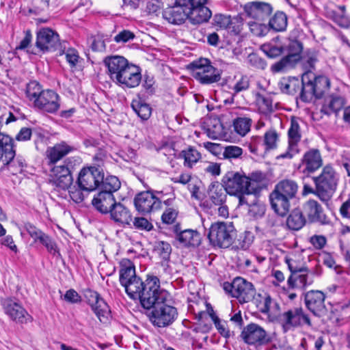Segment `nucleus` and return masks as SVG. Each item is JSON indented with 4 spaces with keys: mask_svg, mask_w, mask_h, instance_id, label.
<instances>
[{
    "mask_svg": "<svg viewBox=\"0 0 350 350\" xmlns=\"http://www.w3.org/2000/svg\"><path fill=\"white\" fill-rule=\"evenodd\" d=\"M298 190L297 183L291 180L280 181L275 185L269 196L271 204L274 211L284 216L290 208V200L294 198Z\"/></svg>",
    "mask_w": 350,
    "mask_h": 350,
    "instance_id": "obj_2",
    "label": "nucleus"
},
{
    "mask_svg": "<svg viewBox=\"0 0 350 350\" xmlns=\"http://www.w3.org/2000/svg\"><path fill=\"white\" fill-rule=\"evenodd\" d=\"M134 38L135 35L133 32L129 30H123L114 37V40L117 43H125Z\"/></svg>",
    "mask_w": 350,
    "mask_h": 350,
    "instance_id": "obj_62",
    "label": "nucleus"
},
{
    "mask_svg": "<svg viewBox=\"0 0 350 350\" xmlns=\"http://www.w3.org/2000/svg\"><path fill=\"white\" fill-rule=\"evenodd\" d=\"M251 125L252 120L247 117H239L233 122L235 132L241 136H245L250 131Z\"/></svg>",
    "mask_w": 350,
    "mask_h": 350,
    "instance_id": "obj_48",
    "label": "nucleus"
},
{
    "mask_svg": "<svg viewBox=\"0 0 350 350\" xmlns=\"http://www.w3.org/2000/svg\"><path fill=\"white\" fill-rule=\"evenodd\" d=\"M224 189L223 185H220L219 183H213L210 185L208 196L215 205H221L225 202L226 195Z\"/></svg>",
    "mask_w": 350,
    "mask_h": 350,
    "instance_id": "obj_41",
    "label": "nucleus"
},
{
    "mask_svg": "<svg viewBox=\"0 0 350 350\" xmlns=\"http://www.w3.org/2000/svg\"><path fill=\"white\" fill-rule=\"evenodd\" d=\"M122 286L128 295L131 298L136 299L140 296V293L143 291L144 282L139 278L136 277L129 281L127 284H122Z\"/></svg>",
    "mask_w": 350,
    "mask_h": 350,
    "instance_id": "obj_40",
    "label": "nucleus"
},
{
    "mask_svg": "<svg viewBox=\"0 0 350 350\" xmlns=\"http://www.w3.org/2000/svg\"><path fill=\"white\" fill-rule=\"evenodd\" d=\"M269 27L275 31H283L287 27V17L282 12H276L269 20Z\"/></svg>",
    "mask_w": 350,
    "mask_h": 350,
    "instance_id": "obj_45",
    "label": "nucleus"
},
{
    "mask_svg": "<svg viewBox=\"0 0 350 350\" xmlns=\"http://www.w3.org/2000/svg\"><path fill=\"white\" fill-rule=\"evenodd\" d=\"M249 27L251 32L256 36H264L269 31V27L261 23L252 22L249 23Z\"/></svg>",
    "mask_w": 350,
    "mask_h": 350,
    "instance_id": "obj_55",
    "label": "nucleus"
},
{
    "mask_svg": "<svg viewBox=\"0 0 350 350\" xmlns=\"http://www.w3.org/2000/svg\"><path fill=\"white\" fill-rule=\"evenodd\" d=\"M325 294L320 291H310L305 294V304L307 308L316 316L324 312Z\"/></svg>",
    "mask_w": 350,
    "mask_h": 350,
    "instance_id": "obj_25",
    "label": "nucleus"
},
{
    "mask_svg": "<svg viewBox=\"0 0 350 350\" xmlns=\"http://www.w3.org/2000/svg\"><path fill=\"white\" fill-rule=\"evenodd\" d=\"M222 154L225 159H237L242 155L243 149L237 146H227L224 148Z\"/></svg>",
    "mask_w": 350,
    "mask_h": 350,
    "instance_id": "obj_53",
    "label": "nucleus"
},
{
    "mask_svg": "<svg viewBox=\"0 0 350 350\" xmlns=\"http://www.w3.org/2000/svg\"><path fill=\"white\" fill-rule=\"evenodd\" d=\"M302 49V44L299 41L288 40L286 45L287 55L273 64L271 67V71L273 72H286L293 68L300 60Z\"/></svg>",
    "mask_w": 350,
    "mask_h": 350,
    "instance_id": "obj_8",
    "label": "nucleus"
},
{
    "mask_svg": "<svg viewBox=\"0 0 350 350\" xmlns=\"http://www.w3.org/2000/svg\"><path fill=\"white\" fill-rule=\"evenodd\" d=\"M305 217L299 209L293 210L286 219L287 226L293 230H300L305 225Z\"/></svg>",
    "mask_w": 350,
    "mask_h": 350,
    "instance_id": "obj_39",
    "label": "nucleus"
},
{
    "mask_svg": "<svg viewBox=\"0 0 350 350\" xmlns=\"http://www.w3.org/2000/svg\"><path fill=\"white\" fill-rule=\"evenodd\" d=\"M69 195L70 198L76 203H79L83 201L84 196L81 187L77 188L76 187H69Z\"/></svg>",
    "mask_w": 350,
    "mask_h": 350,
    "instance_id": "obj_64",
    "label": "nucleus"
},
{
    "mask_svg": "<svg viewBox=\"0 0 350 350\" xmlns=\"http://www.w3.org/2000/svg\"><path fill=\"white\" fill-rule=\"evenodd\" d=\"M178 211L174 207L167 208L161 215V220L165 224H172L175 222Z\"/></svg>",
    "mask_w": 350,
    "mask_h": 350,
    "instance_id": "obj_54",
    "label": "nucleus"
},
{
    "mask_svg": "<svg viewBox=\"0 0 350 350\" xmlns=\"http://www.w3.org/2000/svg\"><path fill=\"white\" fill-rule=\"evenodd\" d=\"M280 140V135L275 129H271L267 131L264 135L263 144L265 150H273L276 148Z\"/></svg>",
    "mask_w": 350,
    "mask_h": 350,
    "instance_id": "obj_49",
    "label": "nucleus"
},
{
    "mask_svg": "<svg viewBox=\"0 0 350 350\" xmlns=\"http://www.w3.org/2000/svg\"><path fill=\"white\" fill-rule=\"evenodd\" d=\"M338 9L340 13L332 11L329 13L332 19L340 27L342 28L350 27V16L346 14V7L345 5H338Z\"/></svg>",
    "mask_w": 350,
    "mask_h": 350,
    "instance_id": "obj_44",
    "label": "nucleus"
},
{
    "mask_svg": "<svg viewBox=\"0 0 350 350\" xmlns=\"http://www.w3.org/2000/svg\"><path fill=\"white\" fill-rule=\"evenodd\" d=\"M177 317L178 312L175 307L166 304V301H161L153 307L150 320L154 325L164 327L171 325Z\"/></svg>",
    "mask_w": 350,
    "mask_h": 350,
    "instance_id": "obj_11",
    "label": "nucleus"
},
{
    "mask_svg": "<svg viewBox=\"0 0 350 350\" xmlns=\"http://www.w3.org/2000/svg\"><path fill=\"white\" fill-rule=\"evenodd\" d=\"M322 164L320 152L317 149H311L304 154L299 169L302 170L304 173L310 174L317 170Z\"/></svg>",
    "mask_w": 350,
    "mask_h": 350,
    "instance_id": "obj_29",
    "label": "nucleus"
},
{
    "mask_svg": "<svg viewBox=\"0 0 350 350\" xmlns=\"http://www.w3.org/2000/svg\"><path fill=\"white\" fill-rule=\"evenodd\" d=\"M316 185V193L321 200L329 199L336 190L339 175L330 165L323 167L321 174L314 178Z\"/></svg>",
    "mask_w": 350,
    "mask_h": 350,
    "instance_id": "obj_4",
    "label": "nucleus"
},
{
    "mask_svg": "<svg viewBox=\"0 0 350 350\" xmlns=\"http://www.w3.org/2000/svg\"><path fill=\"white\" fill-rule=\"evenodd\" d=\"M206 3L187 8L188 19L193 24H200L208 21L211 16V10L205 6Z\"/></svg>",
    "mask_w": 350,
    "mask_h": 350,
    "instance_id": "obj_34",
    "label": "nucleus"
},
{
    "mask_svg": "<svg viewBox=\"0 0 350 350\" xmlns=\"http://www.w3.org/2000/svg\"><path fill=\"white\" fill-rule=\"evenodd\" d=\"M109 213L111 219L116 222L129 225L132 221V215L129 210L121 203H116Z\"/></svg>",
    "mask_w": 350,
    "mask_h": 350,
    "instance_id": "obj_35",
    "label": "nucleus"
},
{
    "mask_svg": "<svg viewBox=\"0 0 350 350\" xmlns=\"http://www.w3.org/2000/svg\"><path fill=\"white\" fill-rule=\"evenodd\" d=\"M345 103L343 97L331 94L324 98L320 111L324 115L330 116L335 113L337 116L339 111L344 107Z\"/></svg>",
    "mask_w": 350,
    "mask_h": 350,
    "instance_id": "obj_30",
    "label": "nucleus"
},
{
    "mask_svg": "<svg viewBox=\"0 0 350 350\" xmlns=\"http://www.w3.org/2000/svg\"><path fill=\"white\" fill-rule=\"evenodd\" d=\"M279 321L285 332L303 325H311L308 316L301 307L293 308L283 312Z\"/></svg>",
    "mask_w": 350,
    "mask_h": 350,
    "instance_id": "obj_13",
    "label": "nucleus"
},
{
    "mask_svg": "<svg viewBox=\"0 0 350 350\" xmlns=\"http://www.w3.org/2000/svg\"><path fill=\"white\" fill-rule=\"evenodd\" d=\"M85 297L92 310L102 323L107 322L111 317V310L100 295L92 291L86 293Z\"/></svg>",
    "mask_w": 350,
    "mask_h": 350,
    "instance_id": "obj_19",
    "label": "nucleus"
},
{
    "mask_svg": "<svg viewBox=\"0 0 350 350\" xmlns=\"http://www.w3.org/2000/svg\"><path fill=\"white\" fill-rule=\"evenodd\" d=\"M75 150V148L66 142H61L49 147L46 151L49 165L55 164L62 158Z\"/></svg>",
    "mask_w": 350,
    "mask_h": 350,
    "instance_id": "obj_27",
    "label": "nucleus"
},
{
    "mask_svg": "<svg viewBox=\"0 0 350 350\" xmlns=\"http://www.w3.org/2000/svg\"><path fill=\"white\" fill-rule=\"evenodd\" d=\"M241 337L250 345L260 346L269 341L266 331L256 323H250L242 330Z\"/></svg>",
    "mask_w": 350,
    "mask_h": 350,
    "instance_id": "obj_16",
    "label": "nucleus"
},
{
    "mask_svg": "<svg viewBox=\"0 0 350 350\" xmlns=\"http://www.w3.org/2000/svg\"><path fill=\"white\" fill-rule=\"evenodd\" d=\"M14 156L13 139L7 135H0V161L10 164Z\"/></svg>",
    "mask_w": 350,
    "mask_h": 350,
    "instance_id": "obj_33",
    "label": "nucleus"
},
{
    "mask_svg": "<svg viewBox=\"0 0 350 350\" xmlns=\"http://www.w3.org/2000/svg\"><path fill=\"white\" fill-rule=\"evenodd\" d=\"M136 210L142 214H148L159 210L161 201L153 193L147 191L138 193L134 198Z\"/></svg>",
    "mask_w": 350,
    "mask_h": 350,
    "instance_id": "obj_17",
    "label": "nucleus"
},
{
    "mask_svg": "<svg viewBox=\"0 0 350 350\" xmlns=\"http://www.w3.org/2000/svg\"><path fill=\"white\" fill-rule=\"evenodd\" d=\"M155 250L163 259L167 260L170 256L172 248L168 243L159 241L157 243Z\"/></svg>",
    "mask_w": 350,
    "mask_h": 350,
    "instance_id": "obj_57",
    "label": "nucleus"
},
{
    "mask_svg": "<svg viewBox=\"0 0 350 350\" xmlns=\"http://www.w3.org/2000/svg\"><path fill=\"white\" fill-rule=\"evenodd\" d=\"M131 107L134 111L142 120H148L151 115V108L143 101L141 98H138L132 101Z\"/></svg>",
    "mask_w": 350,
    "mask_h": 350,
    "instance_id": "obj_43",
    "label": "nucleus"
},
{
    "mask_svg": "<svg viewBox=\"0 0 350 350\" xmlns=\"http://www.w3.org/2000/svg\"><path fill=\"white\" fill-rule=\"evenodd\" d=\"M133 225L137 229L146 231H150L153 228L152 224L144 217H135Z\"/></svg>",
    "mask_w": 350,
    "mask_h": 350,
    "instance_id": "obj_58",
    "label": "nucleus"
},
{
    "mask_svg": "<svg viewBox=\"0 0 350 350\" xmlns=\"http://www.w3.org/2000/svg\"><path fill=\"white\" fill-rule=\"evenodd\" d=\"M221 181L224 190L231 196L256 194L261 189L258 180L238 172H228Z\"/></svg>",
    "mask_w": 350,
    "mask_h": 350,
    "instance_id": "obj_1",
    "label": "nucleus"
},
{
    "mask_svg": "<svg viewBox=\"0 0 350 350\" xmlns=\"http://www.w3.org/2000/svg\"><path fill=\"white\" fill-rule=\"evenodd\" d=\"M244 11L247 16L263 21L269 16L272 8L269 3L254 1L246 3L244 5Z\"/></svg>",
    "mask_w": 350,
    "mask_h": 350,
    "instance_id": "obj_26",
    "label": "nucleus"
},
{
    "mask_svg": "<svg viewBox=\"0 0 350 350\" xmlns=\"http://www.w3.org/2000/svg\"><path fill=\"white\" fill-rule=\"evenodd\" d=\"M256 102L261 113H267L273 111L272 101L269 98L257 94Z\"/></svg>",
    "mask_w": 350,
    "mask_h": 350,
    "instance_id": "obj_52",
    "label": "nucleus"
},
{
    "mask_svg": "<svg viewBox=\"0 0 350 350\" xmlns=\"http://www.w3.org/2000/svg\"><path fill=\"white\" fill-rule=\"evenodd\" d=\"M250 86V80L247 76H242L235 83L233 90L236 93L245 91L248 89Z\"/></svg>",
    "mask_w": 350,
    "mask_h": 350,
    "instance_id": "obj_63",
    "label": "nucleus"
},
{
    "mask_svg": "<svg viewBox=\"0 0 350 350\" xmlns=\"http://www.w3.org/2000/svg\"><path fill=\"white\" fill-rule=\"evenodd\" d=\"M141 81V68L131 63L119 77L115 83L122 88H135L140 84Z\"/></svg>",
    "mask_w": 350,
    "mask_h": 350,
    "instance_id": "obj_23",
    "label": "nucleus"
},
{
    "mask_svg": "<svg viewBox=\"0 0 350 350\" xmlns=\"http://www.w3.org/2000/svg\"><path fill=\"white\" fill-rule=\"evenodd\" d=\"M101 184L103 191L110 192L112 194L120 187L119 179L114 176H108L105 178H104Z\"/></svg>",
    "mask_w": 350,
    "mask_h": 350,
    "instance_id": "obj_50",
    "label": "nucleus"
},
{
    "mask_svg": "<svg viewBox=\"0 0 350 350\" xmlns=\"http://www.w3.org/2000/svg\"><path fill=\"white\" fill-rule=\"evenodd\" d=\"M59 100L60 97L55 92L45 90L37 98L34 106L44 112L54 113L60 107Z\"/></svg>",
    "mask_w": 350,
    "mask_h": 350,
    "instance_id": "obj_21",
    "label": "nucleus"
},
{
    "mask_svg": "<svg viewBox=\"0 0 350 350\" xmlns=\"http://www.w3.org/2000/svg\"><path fill=\"white\" fill-rule=\"evenodd\" d=\"M120 267V282L122 285L127 284L129 281L137 277L135 266L129 259H122Z\"/></svg>",
    "mask_w": 350,
    "mask_h": 350,
    "instance_id": "obj_36",
    "label": "nucleus"
},
{
    "mask_svg": "<svg viewBox=\"0 0 350 350\" xmlns=\"http://www.w3.org/2000/svg\"><path fill=\"white\" fill-rule=\"evenodd\" d=\"M103 63L107 69V74L114 83L131 64L120 55L107 56L104 59Z\"/></svg>",
    "mask_w": 350,
    "mask_h": 350,
    "instance_id": "obj_22",
    "label": "nucleus"
},
{
    "mask_svg": "<svg viewBox=\"0 0 350 350\" xmlns=\"http://www.w3.org/2000/svg\"><path fill=\"white\" fill-rule=\"evenodd\" d=\"M301 139V130L299 120L292 118L288 130V147L286 150L278 157L282 159H292L299 152V144Z\"/></svg>",
    "mask_w": 350,
    "mask_h": 350,
    "instance_id": "obj_15",
    "label": "nucleus"
},
{
    "mask_svg": "<svg viewBox=\"0 0 350 350\" xmlns=\"http://www.w3.org/2000/svg\"><path fill=\"white\" fill-rule=\"evenodd\" d=\"M194 79L202 84H211L221 79V72L215 68L209 59L201 58L193 62L189 66Z\"/></svg>",
    "mask_w": 350,
    "mask_h": 350,
    "instance_id": "obj_6",
    "label": "nucleus"
},
{
    "mask_svg": "<svg viewBox=\"0 0 350 350\" xmlns=\"http://www.w3.org/2000/svg\"><path fill=\"white\" fill-rule=\"evenodd\" d=\"M4 312L14 321L24 323L31 320V316L18 303L10 299L2 301Z\"/></svg>",
    "mask_w": 350,
    "mask_h": 350,
    "instance_id": "obj_24",
    "label": "nucleus"
},
{
    "mask_svg": "<svg viewBox=\"0 0 350 350\" xmlns=\"http://www.w3.org/2000/svg\"><path fill=\"white\" fill-rule=\"evenodd\" d=\"M301 85L302 97L310 94L319 98L329 91L330 81L326 76L314 77L312 72H304L301 77Z\"/></svg>",
    "mask_w": 350,
    "mask_h": 350,
    "instance_id": "obj_7",
    "label": "nucleus"
},
{
    "mask_svg": "<svg viewBox=\"0 0 350 350\" xmlns=\"http://www.w3.org/2000/svg\"><path fill=\"white\" fill-rule=\"evenodd\" d=\"M59 45V37L57 32L50 28H42L36 33V46L42 52L55 51Z\"/></svg>",
    "mask_w": 350,
    "mask_h": 350,
    "instance_id": "obj_18",
    "label": "nucleus"
},
{
    "mask_svg": "<svg viewBox=\"0 0 350 350\" xmlns=\"http://www.w3.org/2000/svg\"><path fill=\"white\" fill-rule=\"evenodd\" d=\"M103 178V170L99 167L90 165L84 167L80 170L77 183L83 191H92L100 185Z\"/></svg>",
    "mask_w": 350,
    "mask_h": 350,
    "instance_id": "obj_10",
    "label": "nucleus"
},
{
    "mask_svg": "<svg viewBox=\"0 0 350 350\" xmlns=\"http://www.w3.org/2000/svg\"><path fill=\"white\" fill-rule=\"evenodd\" d=\"M299 61L301 62L304 69L306 70L305 72H312L310 70L314 68L317 59L314 55L308 54L303 57L300 55Z\"/></svg>",
    "mask_w": 350,
    "mask_h": 350,
    "instance_id": "obj_56",
    "label": "nucleus"
},
{
    "mask_svg": "<svg viewBox=\"0 0 350 350\" xmlns=\"http://www.w3.org/2000/svg\"><path fill=\"white\" fill-rule=\"evenodd\" d=\"M137 299L144 308L149 309L161 301H167L169 293L160 288L159 280L156 276H149L144 282L143 291Z\"/></svg>",
    "mask_w": 350,
    "mask_h": 350,
    "instance_id": "obj_3",
    "label": "nucleus"
},
{
    "mask_svg": "<svg viewBox=\"0 0 350 350\" xmlns=\"http://www.w3.org/2000/svg\"><path fill=\"white\" fill-rule=\"evenodd\" d=\"M24 228L35 243L43 245L50 254L60 256L58 245L52 237L30 223H26Z\"/></svg>",
    "mask_w": 350,
    "mask_h": 350,
    "instance_id": "obj_14",
    "label": "nucleus"
},
{
    "mask_svg": "<svg viewBox=\"0 0 350 350\" xmlns=\"http://www.w3.org/2000/svg\"><path fill=\"white\" fill-rule=\"evenodd\" d=\"M304 211L310 222L321 224H326L329 222L323 208L314 200L306 202L304 206Z\"/></svg>",
    "mask_w": 350,
    "mask_h": 350,
    "instance_id": "obj_28",
    "label": "nucleus"
},
{
    "mask_svg": "<svg viewBox=\"0 0 350 350\" xmlns=\"http://www.w3.org/2000/svg\"><path fill=\"white\" fill-rule=\"evenodd\" d=\"M278 38L273 40L271 42L265 44L262 46L263 52L270 57H276L280 55L286 50L283 46L278 43Z\"/></svg>",
    "mask_w": 350,
    "mask_h": 350,
    "instance_id": "obj_47",
    "label": "nucleus"
},
{
    "mask_svg": "<svg viewBox=\"0 0 350 350\" xmlns=\"http://www.w3.org/2000/svg\"><path fill=\"white\" fill-rule=\"evenodd\" d=\"M286 263L291 273L296 271H304L309 267L306 265L304 258L300 254H290L285 257Z\"/></svg>",
    "mask_w": 350,
    "mask_h": 350,
    "instance_id": "obj_38",
    "label": "nucleus"
},
{
    "mask_svg": "<svg viewBox=\"0 0 350 350\" xmlns=\"http://www.w3.org/2000/svg\"><path fill=\"white\" fill-rule=\"evenodd\" d=\"M116 200L110 192L100 191L92 200L93 206L100 213H107L116 204Z\"/></svg>",
    "mask_w": 350,
    "mask_h": 350,
    "instance_id": "obj_32",
    "label": "nucleus"
},
{
    "mask_svg": "<svg viewBox=\"0 0 350 350\" xmlns=\"http://www.w3.org/2000/svg\"><path fill=\"white\" fill-rule=\"evenodd\" d=\"M224 289L241 303L251 301L256 294L254 285L242 278H236L232 283L225 282Z\"/></svg>",
    "mask_w": 350,
    "mask_h": 350,
    "instance_id": "obj_9",
    "label": "nucleus"
},
{
    "mask_svg": "<svg viewBox=\"0 0 350 350\" xmlns=\"http://www.w3.org/2000/svg\"><path fill=\"white\" fill-rule=\"evenodd\" d=\"M65 57L70 67H75L79 62V55L75 49L70 48L66 51Z\"/></svg>",
    "mask_w": 350,
    "mask_h": 350,
    "instance_id": "obj_60",
    "label": "nucleus"
},
{
    "mask_svg": "<svg viewBox=\"0 0 350 350\" xmlns=\"http://www.w3.org/2000/svg\"><path fill=\"white\" fill-rule=\"evenodd\" d=\"M214 21L217 26L222 29H227L230 25H232L230 16L224 14H216Z\"/></svg>",
    "mask_w": 350,
    "mask_h": 350,
    "instance_id": "obj_59",
    "label": "nucleus"
},
{
    "mask_svg": "<svg viewBox=\"0 0 350 350\" xmlns=\"http://www.w3.org/2000/svg\"><path fill=\"white\" fill-rule=\"evenodd\" d=\"M321 267L318 264L313 268H308L304 271H296L291 273L287 280L288 286L294 289L305 290L312 285L314 278L321 275Z\"/></svg>",
    "mask_w": 350,
    "mask_h": 350,
    "instance_id": "obj_12",
    "label": "nucleus"
},
{
    "mask_svg": "<svg viewBox=\"0 0 350 350\" xmlns=\"http://www.w3.org/2000/svg\"><path fill=\"white\" fill-rule=\"evenodd\" d=\"M53 165L50 168L51 180L56 187L62 189H68L72 183V177L69 167L64 163Z\"/></svg>",
    "mask_w": 350,
    "mask_h": 350,
    "instance_id": "obj_20",
    "label": "nucleus"
},
{
    "mask_svg": "<svg viewBox=\"0 0 350 350\" xmlns=\"http://www.w3.org/2000/svg\"><path fill=\"white\" fill-rule=\"evenodd\" d=\"M44 91L42 86L38 82L31 81L27 85V96L34 105L37 98L40 97Z\"/></svg>",
    "mask_w": 350,
    "mask_h": 350,
    "instance_id": "obj_51",
    "label": "nucleus"
},
{
    "mask_svg": "<svg viewBox=\"0 0 350 350\" xmlns=\"http://www.w3.org/2000/svg\"><path fill=\"white\" fill-rule=\"evenodd\" d=\"M236 230L232 222L217 221L211 224L208 238L214 246L227 248L235 238Z\"/></svg>",
    "mask_w": 350,
    "mask_h": 350,
    "instance_id": "obj_5",
    "label": "nucleus"
},
{
    "mask_svg": "<svg viewBox=\"0 0 350 350\" xmlns=\"http://www.w3.org/2000/svg\"><path fill=\"white\" fill-rule=\"evenodd\" d=\"M213 321L219 332L224 337L230 336V331L227 328L226 323L221 321L217 317L212 315Z\"/></svg>",
    "mask_w": 350,
    "mask_h": 350,
    "instance_id": "obj_61",
    "label": "nucleus"
},
{
    "mask_svg": "<svg viewBox=\"0 0 350 350\" xmlns=\"http://www.w3.org/2000/svg\"><path fill=\"white\" fill-rule=\"evenodd\" d=\"M180 157L184 159V165L192 167L201 158L200 153L193 147H188L181 151Z\"/></svg>",
    "mask_w": 350,
    "mask_h": 350,
    "instance_id": "obj_42",
    "label": "nucleus"
},
{
    "mask_svg": "<svg viewBox=\"0 0 350 350\" xmlns=\"http://www.w3.org/2000/svg\"><path fill=\"white\" fill-rule=\"evenodd\" d=\"M177 240L185 246H198L200 243V234L193 230H185L176 236Z\"/></svg>",
    "mask_w": 350,
    "mask_h": 350,
    "instance_id": "obj_37",
    "label": "nucleus"
},
{
    "mask_svg": "<svg viewBox=\"0 0 350 350\" xmlns=\"http://www.w3.org/2000/svg\"><path fill=\"white\" fill-rule=\"evenodd\" d=\"M256 304L258 310L264 314L268 313L275 302L267 293L258 294L255 299Z\"/></svg>",
    "mask_w": 350,
    "mask_h": 350,
    "instance_id": "obj_46",
    "label": "nucleus"
},
{
    "mask_svg": "<svg viewBox=\"0 0 350 350\" xmlns=\"http://www.w3.org/2000/svg\"><path fill=\"white\" fill-rule=\"evenodd\" d=\"M188 9L183 6L176 5L166 8L163 13V18L170 23L180 25L188 18Z\"/></svg>",
    "mask_w": 350,
    "mask_h": 350,
    "instance_id": "obj_31",
    "label": "nucleus"
}]
</instances>
